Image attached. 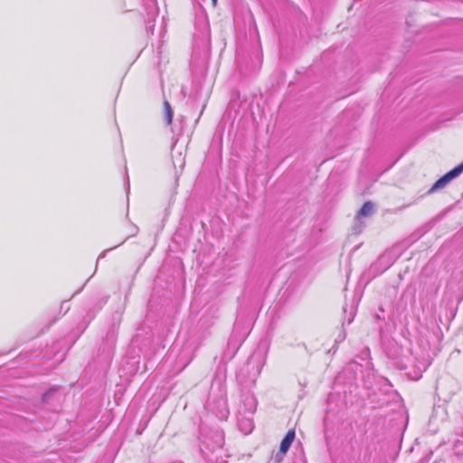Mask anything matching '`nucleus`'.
Here are the masks:
<instances>
[{"label":"nucleus","instance_id":"9b49d317","mask_svg":"<svg viewBox=\"0 0 463 463\" xmlns=\"http://www.w3.org/2000/svg\"><path fill=\"white\" fill-rule=\"evenodd\" d=\"M212 2H213V5H216V4H217V0H212Z\"/></svg>","mask_w":463,"mask_h":463},{"label":"nucleus","instance_id":"39448f33","mask_svg":"<svg viewBox=\"0 0 463 463\" xmlns=\"http://www.w3.org/2000/svg\"><path fill=\"white\" fill-rule=\"evenodd\" d=\"M164 115L166 125H171L173 121L174 112L170 103L167 100L164 101Z\"/></svg>","mask_w":463,"mask_h":463},{"label":"nucleus","instance_id":"6e6552de","mask_svg":"<svg viewBox=\"0 0 463 463\" xmlns=\"http://www.w3.org/2000/svg\"><path fill=\"white\" fill-rule=\"evenodd\" d=\"M412 364V359L411 357H405V360L404 359H402L399 363H398V366L400 367V369H407L408 366L410 364Z\"/></svg>","mask_w":463,"mask_h":463},{"label":"nucleus","instance_id":"1a4fd4ad","mask_svg":"<svg viewBox=\"0 0 463 463\" xmlns=\"http://www.w3.org/2000/svg\"><path fill=\"white\" fill-rule=\"evenodd\" d=\"M415 366L419 369L420 373H421L422 370L426 369L427 364L425 363H420V364H416ZM420 376V373H419V375L415 376V379H418Z\"/></svg>","mask_w":463,"mask_h":463},{"label":"nucleus","instance_id":"9d476101","mask_svg":"<svg viewBox=\"0 0 463 463\" xmlns=\"http://www.w3.org/2000/svg\"><path fill=\"white\" fill-rule=\"evenodd\" d=\"M228 416V411L226 408H224L222 411H221V418L222 419H226Z\"/></svg>","mask_w":463,"mask_h":463},{"label":"nucleus","instance_id":"f03ea898","mask_svg":"<svg viewBox=\"0 0 463 463\" xmlns=\"http://www.w3.org/2000/svg\"><path fill=\"white\" fill-rule=\"evenodd\" d=\"M463 172V162L439 178L431 187L430 191H436L445 187L452 179Z\"/></svg>","mask_w":463,"mask_h":463},{"label":"nucleus","instance_id":"20e7f679","mask_svg":"<svg viewBox=\"0 0 463 463\" xmlns=\"http://www.w3.org/2000/svg\"><path fill=\"white\" fill-rule=\"evenodd\" d=\"M374 211V205L372 202H366L364 203L362 208L359 210L357 214V219H360L361 217H366L373 214Z\"/></svg>","mask_w":463,"mask_h":463},{"label":"nucleus","instance_id":"0eeeda50","mask_svg":"<svg viewBox=\"0 0 463 463\" xmlns=\"http://www.w3.org/2000/svg\"><path fill=\"white\" fill-rule=\"evenodd\" d=\"M245 402H247V404L249 406L248 411L250 413L254 412L256 410V407H257V402H256L255 398L252 396H247L245 399Z\"/></svg>","mask_w":463,"mask_h":463},{"label":"nucleus","instance_id":"423d86ee","mask_svg":"<svg viewBox=\"0 0 463 463\" xmlns=\"http://www.w3.org/2000/svg\"><path fill=\"white\" fill-rule=\"evenodd\" d=\"M240 429L244 434H249L253 430V422L250 419H243L240 422Z\"/></svg>","mask_w":463,"mask_h":463},{"label":"nucleus","instance_id":"7ed1b4c3","mask_svg":"<svg viewBox=\"0 0 463 463\" xmlns=\"http://www.w3.org/2000/svg\"><path fill=\"white\" fill-rule=\"evenodd\" d=\"M294 439H295V430H288L280 443L279 451L283 454L287 453V451L288 450L289 447L291 446Z\"/></svg>","mask_w":463,"mask_h":463},{"label":"nucleus","instance_id":"f257e3e1","mask_svg":"<svg viewBox=\"0 0 463 463\" xmlns=\"http://www.w3.org/2000/svg\"><path fill=\"white\" fill-rule=\"evenodd\" d=\"M224 443L223 434L222 432H215L214 434V447L210 449L208 446L206 449L211 452L203 451L205 454L206 459L208 463H227V461L222 458V446Z\"/></svg>","mask_w":463,"mask_h":463}]
</instances>
